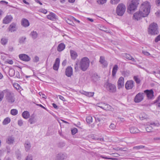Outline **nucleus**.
<instances>
[{
    "mask_svg": "<svg viewBox=\"0 0 160 160\" xmlns=\"http://www.w3.org/2000/svg\"><path fill=\"white\" fill-rule=\"evenodd\" d=\"M151 6L150 3L147 1H145L142 4L139 10L144 16V17L148 16L150 13Z\"/></svg>",
    "mask_w": 160,
    "mask_h": 160,
    "instance_id": "obj_1",
    "label": "nucleus"
},
{
    "mask_svg": "<svg viewBox=\"0 0 160 160\" xmlns=\"http://www.w3.org/2000/svg\"><path fill=\"white\" fill-rule=\"evenodd\" d=\"M89 62L90 61L88 58L86 57L83 58L79 63L80 68L82 71H85L89 67Z\"/></svg>",
    "mask_w": 160,
    "mask_h": 160,
    "instance_id": "obj_2",
    "label": "nucleus"
},
{
    "mask_svg": "<svg viewBox=\"0 0 160 160\" xmlns=\"http://www.w3.org/2000/svg\"><path fill=\"white\" fill-rule=\"evenodd\" d=\"M3 92L6 99L8 102L12 103L15 101L14 94L10 90L6 89L3 90Z\"/></svg>",
    "mask_w": 160,
    "mask_h": 160,
    "instance_id": "obj_3",
    "label": "nucleus"
},
{
    "mask_svg": "<svg viewBox=\"0 0 160 160\" xmlns=\"http://www.w3.org/2000/svg\"><path fill=\"white\" fill-rule=\"evenodd\" d=\"M148 32L149 34L152 35L158 34L159 32L157 24L154 22L151 23L148 28Z\"/></svg>",
    "mask_w": 160,
    "mask_h": 160,
    "instance_id": "obj_4",
    "label": "nucleus"
},
{
    "mask_svg": "<svg viewBox=\"0 0 160 160\" xmlns=\"http://www.w3.org/2000/svg\"><path fill=\"white\" fill-rule=\"evenodd\" d=\"M126 8V6L123 4H119L116 9V12L117 15L120 16H122L125 11Z\"/></svg>",
    "mask_w": 160,
    "mask_h": 160,
    "instance_id": "obj_5",
    "label": "nucleus"
},
{
    "mask_svg": "<svg viewBox=\"0 0 160 160\" xmlns=\"http://www.w3.org/2000/svg\"><path fill=\"white\" fill-rule=\"evenodd\" d=\"M105 87L108 91L111 93H114L116 91L115 86L110 83L107 82L105 85Z\"/></svg>",
    "mask_w": 160,
    "mask_h": 160,
    "instance_id": "obj_6",
    "label": "nucleus"
},
{
    "mask_svg": "<svg viewBox=\"0 0 160 160\" xmlns=\"http://www.w3.org/2000/svg\"><path fill=\"white\" fill-rule=\"evenodd\" d=\"M144 93L143 92H139L137 94L134 98V101L136 103H139L141 102L144 98Z\"/></svg>",
    "mask_w": 160,
    "mask_h": 160,
    "instance_id": "obj_7",
    "label": "nucleus"
},
{
    "mask_svg": "<svg viewBox=\"0 0 160 160\" xmlns=\"http://www.w3.org/2000/svg\"><path fill=\"white\" fill-rule=\"evenodd\" d=\"M134 83L132 80L128 81L125 84V88L127 90L132 89L134 86Z\"/></svg>",
    "mask_w": 160,
    "mask_h": 160,
    "instance_id": "obj_8",
    "label": "nucleus"
},
{
    "mask_svg": "<svg viewBox=\"0 0 160 160\" xmlns=\"http://www.w3.org/2000/svg\"><path fill=\"white\" fill-rule=\"evenodd\" d=\"M144 93L146 94L147 97L149 99H152L154 96V92L152 89H151L150 90H144Z\"/></svg>",
    "mask_w": 160,
    "mask_h": 160,
    "instance_id": "obj_9",
    "label": "nucleus"
},
{
    "mask_svg": "<svg viewBox=\"0 0 160 160\" xmlns=\"http://www.w3.org/2000/svg\"><path fill=\"white\" fill-rule=\"evenodd\" d=\"M19 57L21 60L26 62L29 61L31 59V58L28 56L24 54H19Z\"/></svg>",
    "mask_w": 160,
    "mask_h": 160,
    "instance_id": "obj_10",
    "label": "nucleus"
},
{
    "mask_svg": "<svg viewBox=\"0 0 160 160\" xmlns=\"http://www.w3.org/2000/svg\"><path fill=\"white\" fill-rule=\"evenodd\" d=\"M12 19L13 18L11 15H7L4 18L3 23L5 24H8L12 21Z\"/></svg>",
    "mask_w": 160,
    "mask_h": 160,
    "instance_id": "obj_11",
    "label": "nucleus"
},
{
    "mask_svg": "<svg viewBox=\"0 0 160 160\" xmlns=\"http://www.w3.org/2000/svg\"><path fill=\"white\" fill-rule=\"evenodd\" d=\"M67 158V155L65 153H59L56 155L55 159L56 160H62Z\"/></svg>",
    "mask_w": 160,
    "mask_h": 160,
    "instance_id": "obj_12",
    "label": "nucleus"
},
{
    "mask_svg": "<svg viewBox=\"0 0 160 160\" xmlns=\"http://www.w3.org/2000/svg\"><path fill=\"white\" fill-rule=\"evenodd\" d=\"M100 63L102 65L103 68L106 67L108 65L107 62L105 60V58L103 56H100L99 61Z\"/></svg>",
    "mask_w": 160,
    "mask_h": 160,
    "instance_id": "obj_13",
    "label": "nucleus"
},
{
    "mask_svg": "<svg viewBox=\"0 0 160 160\" xmlns=\"http://www.w3.org/2000/svg\"><path fill=\"white\" fill-rule=\"evenodd\" d=\"M124 85V79L122 77H121L118 81V87L119 89L123 87Z\"/></svg>",
    "mask_w": 160,
    "mask_h": 160,
    "instance_id": "obj_14",
    "label": "nucleus"
},
{
    "mask_svg": "<svg viewBox=\"0 0 160 160\" xmlns=\"http://www.w3.org/2000/svg\"><path fill=\"white\" fill-rule=\"evenodd\" d=\"M15 142V139L12 135L8 137L6 139V142L9 145L12 144Z\"/></svg>",
    "mask_w": 160,
    "mask_h": 160,
    "instance_id": "obj_15",
    "label": "nucleus"
},
{
    "mask_svg": "<svg viewBox=\"0 0 160 160\" xmlns=\"http://www.w3.org/2000/svg\"><path fill=\"white\" fill-rule=\"evenodd\" d=\"M8 29L9 31L11 32L15 31L17 29L16 24L14 22L12 23L9 25Z\"/></svg>",
    "mask_w": 160,
    "mask_h": 160,
    "instance_id": "obj_16",
    "label": "nucleus"
},
{
    "mask_svg": "<svg viewBox=\"0 0 160 160\" xmlns=\"http://www.w3.org/2000/svg\"><path fill=\"white\" fill-rule=\"evenodd\" d=\"M72 69L71 67H68L66 69L65 74L68 77H70L72 75Z\"/></svg>",
    "mask_w": 160,
    "mask_h": 160,
    "instance_id": "obj_17",
    "label": "nucleus"
},
{
    "mask_svg": "<svg viewBox=\"0 0 160 160\" xmlns=\"http://www.w3.org/2000/svg\"><path fill=\"white\" fill-rule=\"evenodd\" d=\"M142 17H144V16L140 12L139 10L138 12L135 13L133 15V18L137 20H140Z\"/></svg>",
    "mask_w": 160,
    "mask_h": 160,
    "instance_id": "obj_18",
    "label": "nucleus"
},
{
    "mask_svg": "<svg viewBox=\"0 0 160 160\" xmlns=\"http://www.w3.org/2000/svg\"><path fill=\"white\" fill-rule=\"evenodd\" d=\"M24 146L25 150L27 152L29 151L31 147V145L30 141H26L24 144Z\"/></svg>",
    "mask_w": 160,
    "mask_h": 160,
    "instance_id": "obj_19",
    "label": "nucleus"
},
{
    "mask_svg": "<svg viewBox=\"0 0 160 160\" xmlns=\"http://www.w3.org/2000/svg\"><path fill=\"white\" fill-rule=\"evenodd\" d=\"M60 63V59L57 58L53 65V69L55 70L58 71L59 68Z\"/></svg>",
    "mask_w": 160,
    "mask_h": 160,
    "instance_id": "obj_20",
    "label": "nucleus"
},
{
    "mask_svg": "<svg viewBox=\"0 0 160 160\" xmlns=\"http://www.w3.org/2000/svg\"><path fill=\"white\" fill-rule=\"evenodd\" d=\"M80 92L81 94L88 97H92L94 94L93 92H87L82 90L80 91Z\"/></svg>",
    "mask_w": 160,
    "mask_h": 160,
    "instance_id": "obj_21",
    "label": "nucleus"
},
{
    "mask_svg": "<svg viewBox=\"0 0 160 160\" xmlns=\"http://www.w3.org/2000/svg\"><path fill=\"white\" fill-rule=\"evenodd\" d=\"M138 6L137 5L130 2L128 7V9L130 11H134L137 8Z\"/></svg>",
    "mask_w": 160,
    "mask_h": 160,
    "instance_id": "obj_22",
    "label": "nucleus"
},
{
    "mask_svg": "<svg viewBox=\"0 0 160 160\" xmlns=\"http://www.w3.org/2000/svg\"><path fill=\"white\" fill-rule=\"evenodd\" d=\"M21 23V25L24 27H28L29 25L28 21L25 18H23L22 20Z\"/></svg>",
    "mask_w": 160,
    "mask_h": 160,
    "instance_id": "obj_23",
    "label": "nucleus"
},
{
    "mask_svg": "<svg viewBox=\"0 0 160 160\" xmlns=\"http://www.w3.org/2000/svg\"><path fill=\"white\" fill-rule=\"evenodd\" d=\"M47 17L48 19L52 21H54L56 19V15L52 12H51Z\"/></svg>",
    "mask_w": 160,
    "mask_h": 160,
    "instance_id": "obj_24",
    "label": "nucleus"
},
{
    "mask_svg": "<svg viewBox=\"0 0 160 160\" xmlns=\"http://www.w3.org/2000/svg\"><path fill=\"white\" fill-rule=\"evenodd\" d=\"M140 119L142 120L144 119H149L148 116L144 112H142L139 115Z\"/></svg>",
    "mask_w": 160,
    "mask_h": 160,
    "instance_id": "obj_25",
    "label": "nucleus"
},
{
    "mask_svg": "<svg viewBox=\"0 0 160 160\" xmlns=\"http://www.w3.org/2000/svg\"><path fill=\"white\" fill-rule=\"evenodd\" d=\"M38 33L37 32L34 31L31 32L30 34V36L33 40L35 39L38 38Z\"/></svg>",
    "mask_w": 160,
    "mask_h": 160,
    "instance_id": "obj_26",
    "label": "nucleus"
},
{
    "mask_svg": "<svg viewBox=\"0 0 160 160\" xmlns=\"http://www.w3.org/2000/svg\"><path fill=\"white\" fill-rule=\"evenodd\" d=\"M29 122L31 124H34L37 122V119L34 115L31 116L30 118L29 119Z\"/></svg>",
    "mask_w": 160,
    "mask_h": 160,
    "instance_id": "obj_27",
    "label": "nucleus"
},
{
    "mask_svg": "<svg viewBox=\"0 0 160 160\" xmlns=\"http://www.w3.org/2000/svg\"><path fill=\"white\" fill-rule=\"evenodd\" d=\"M118 66L117 65H115L113 68L112 72V75L113 77H114L115 76L116 74V72L118 69Z\"/></svg>",
    "mask_w": 160,
    "mask_h": 160,
    "instance_id": "obj_28",
    "label": "nucleus"
},
{
    "mask_svg": "<svg viewBox=\"0 0 160 160\" xmlns=\"http://www.w3.org/2000/svg\"><path fill=\"white\" fill-rule=\"evenodd\" d=\"M130 131L131 133H136L139 132L140 131L138 129L135 127H132L130 128Z\"/></svg>",
    "mask_w": 160,
    "mask_h": 160,
    "instance_id": "obj_29",
    "label": "nucleus"
},
{
    "mask_svg": "<svg viewBox=\"0 0 160 160\" xmlns=\"http://www.w3.org/2000/svg\"><path fill=\"white\" fill-rule=\"evenodd\" d=\"M65 46L63 43L59 44L58 46L57 50L59 52H61L65 48Z\"/></svg>",
    "mask_w": 160,
    "mask_h": 160,
    "instance_id": "obj_30",
    "label": "nucleus"
},
{
    "mask_svg": "<svg viewBox=\"0 0 160 160\" xmlns=\"http://www.w3.org/2000/svg\"><path fill=\"white\" fill-rule=\"evenodd\" d=\"M8 42V39L7 38L5 37H3L1 39L0 42L1 44L3 45H6Z\"/></svg>",
    "mask_w": 160,
    "mask_h": 160,
    "instance_id": "obj_31",
    "label": "nucleus"
},
{
    "mask_svg": "<svg viewBox=\"0 0 160 160\" xmlns=\"http://www.w3.org/2000/svg\"><path fill=\"white\" fill-rule=\"evenodd\" d=\"M30 115L29 113L27 111H25L22 114V117L25 119L28 118Z\"/></svg>",
    "mask_w": 160,
    "mask_h": 160,
    "instance_id": "obj_32",
    "label": "nucleus"
},
{
    "mask_svg": "<svg viewBox=\"0 0 160 160\" xmlns=\"http://www.w3.org/2000/svg\"><path fill=\"white\" fill-rule=\"evenodd\" d=\"M70 54L72 59L75 60L78 56L77 53L73 50L70 51Z\"/></svg>",
    "mask_w": 160,
    "mask_h": 160,
    "instance_id": "obj_33",
    "label": "nucleus"
},
{
    "mask_svg": "<svg viewBox=\"0 0 160 160\" xmlns=\"http://www.w3.org/2000/svg\"><path fill=\"white\" fill-rule=\"evenodd\" d=\"M11 121V119L10 118L7 117L2 122V124L3 125H6L9 123Z\"/></svg>",
    "mask_w": 160,
    "mask_h": 160,
    "instance_id": "obj_34",
    "label": "nucleus"
},
{
    "mask_svg": "<svg viewBox=\"0 0 160 160\" xmlns=\"http://www.w3.org/2000/svg\"><path fill=\"white\" fill-rule=\"evenodd\" d=\"M124 57L127 59L131 60L134 62H136L135 59L129 54H126Z\"/></svg>",
    "mask_w": 160,
    "mask_h": 160,
    "instance_id": "obj_35",
    "label": "nucleus"
},
{
    "mask_svg": "<svg viewBox=\"0 0 160 160\" xmlns=\"http://www.w3.org/2000/svg\"><path fill=\"white\" fill-rule=\"evenodd\" d=\"M8 72L9 76L12 77L14 75L15 71L14 69L11 68L9 69Z\"/></svg>",
    "mask_w": 160,
    "mask_h": 160,
    "instance_id": "obj_36",
    "label": "nucleus"
},
{
    "mask_svg": "<svg viewBox=\"0 0 160 160\" xmlns=\"http://www.w3.org/2000/svg\"><path fill=\"white\" fill-rule=\"evenodd\" d=\"M86 120L88 123H90L92 121V117L91 116H88L86 118Z\"/></svg>",
    "mask_w": 160,
    "mask_h": 160,
    "instance_id": "obj_37",
    "label": "nucleus"
},
{
    "mask_svg": "<svg viewBox=\"0 0 160 160\" xmlns=\"http://www.w3.org/2000/svg\"><path fill=\"white\" fill-rule=\"evenodd\" d=\"M133 79L137 83L139 84L141 80L138 76H134Z\"/></svg>",
    "mask_w": 160,
    "mask_h": 160,
    "instance_id": "obj_38",
    "label": "nucleus"
},
{
    "mask_svg": "<svg viewBox=\"0 0 160 160\" xmlns=\"http://www.w3.org/2000/svg\"><path fill=\"white\" fill-rule=\"evenodd\" d=\"M24 160H33V156L31 154H28L25 158Z\"/></svg>",
    "mask_w": 160,
    "mask_h": 160,
    "instance_id": "obj_39",
    "label": "nucleus"
},
{
    "mask_svg": "<svg viewBox=\"0 0 160 160\" xmlns=\"http://www.w3.org/2000/svg\"><path fill=\"white\" fill-rule=\"evenodd\" d=\"M145 148V146L143 145H140L139 146H136L134 147L133 148V150H138L140 149L143 148Z\"/></svg>",
    "mask_w": 160,
    "mask_h": 160,
    "instance_id": "obj_40",
    "label": "nucleus"
},
{
    "mask_svg": "<svg viewBox=\"0 0 160 160\" xmlns=\"http://www.w3.org/2000/svg\"><path fill=\"white\" fill-rule=\"evenodd\" d=\"M65 20L67 22L68 24L71 25L73 26L74 25V23L70 19L68 18L67 19H66Z\"/></svg>",
    "mask_w": 160,
    "mask_h": 160,
    "instance_id": "obj_41",
    "label": "nucleus"
},
{
    "mask_svg": "<svg viewBox=\"0 0 160 160\" xmlns=\"http://www.w3.org/2000/svg\"><path fill=\"white\" fill-rule=\"evenodd\" d=\"M146 128V130L147 132H150L152 131V128L150 125H148Z\"/></svg>",
    "mask_w": 160,
    "mask_h": 160,
    "instance_id": "obj_42",
    "label": "nucleus"
},
{
    "mask_svg": "<svg viewBox=\"0 0 160 160\" xmlns=\"http://www.w3.org/2000/svg\"><path fill=\"white\" fill-rule=\"evenodd\" d=\"M120 0H111L110 2L112 4H116L119 3Z\"/></svg>",
    "mask_w": 160,
    "mask_h": 160,
    "instance_id": "obj_43",
    "label": "nucleus"
},
{
    "mask_svg": "<svg viewBox=\"0 0 160 160\" xmlns=\"http://www.w3.org/2000/svg\"><path fill=\"white\" fill-rule=\"evenodd\" d=\"M130 2L137 5H138L139 4V0H129Z\"/></svg>",
    "mask_w": 160,
    "mask_h": 160,
    "instance_id": "obj_44",
    "label": "nucleus"
},
{
    "mask_svg": "<svg viewBox=\"0 0 160 160\" xmlns=\"http://www.w3.org/2000/svg\"><path fill=\"white\" fill-rule=\"evenodd\" d=\"M26 39L25 37H22L21 38L19 39V42L21 43H23Z\"/></svg>",
    "mask_w": 160,
    "mask_h": 160,
    "instance_id": "obj_45",
    "label": "nucleus"
},
{
    "mask_svg": "<svg viewBox=\"0 0 160 160\" xmlns=\"http://www.w3.org/2000/svg\"><path fill=\"white\" fill-rule=\"evenodd\" d=\"M98 107H100L102 109H104V110H107L106 107H110V106L108 105H104V106H98ZM107 110H108V109H107Z\"/></svg>",
    "mask_w": 160,
    "mask_h": 160,
    "instance_id": "obj_46",
    "label": "nucleus"
},
{
    "mask_svg": "<svg viewBox=\"0 0 160 160\" xmlns=\"http://www.w3.org/2000/svg\"><path fill=\"white\" fill-rule=\"evenodd\" d=\"M107 1V0H98L97 1V2L99 4H102L105 3Z\"/></svg>",
    "mask_w": 160,
    "mask_h": 160,
    "instance_id": "obj_47",
    "label": "nucleus"
},
{
    "mask_svg": "<svg viewBox=\"0 0 160 160\" xmlns=\"http://www.w3.org/2000/svg\"><path fill=\"white\" fill-rule=\"evenodd\" d=\"M78 132V129L75 128H74L71 130L72 133L73 135L75 134Z\"/></svg>",
    "mask_w": 160,
    "mask_h": 160,
    "instance_id": "obj_48",
    "label": "nucleus"
},
{
    "mask_svg": "<svg viewBox=\"0 0 160 160\" xmlns=\"http://www.w3.org/2000/svg\"><path fill=\"white\" fill-rule=\"evenodd\" d=\"M116 127V125L112 123H111L109 126L110 128L112 130L114 129Z\"/></svg>",
    "mask_w": 160,
    "mask_h": 160,
    "instance_id": "obj_49",
    "label": "nucleus"
},
{
    "mask_svg": "<svg viewBox=\"0 0 160 160\" xmlns=\"http://www.w3.org/2000/svg\"><path fill=\"white\" fill-rule=\"evenodd\" d=\"M4 96V93L3 92V90L2 91H0V102L1 101Z\"/></svg>",
    "mask_w": 160,
    "mask_h": 160,
    "instance_id": "obj_50",
    "label": "nucleus"
},
{
    "mask_svg": "<svg viewBox=\"0 0 160 160\" xmlns=\"http://www.w3.org/2000/svg\"><path fill=\"white\" fill-rule=\"evenodd\" d=\"M33 60L34 62H37L39 61V58L38 57L36 56L34 57Z\"/></svg>",
    "mask_w": 160,
    "mask_h": 160,
    "instance_id": "obj_51",
    "label": "nucleus"
},
{
    "mask_svg": "<svg viewBox=\"0 0 160 160\" xmlns=\"http://www.w3.org/2000/svg\"><path fill=\"white\" fill-rule=\"evenodd\" d=\"M142 53H143L144 55L146 56H148L151 55L150 53L149 52L145 51H142Z\"/></svg>",
    "mask_w": 160,
    "mask_h": 160,
    "instance_id": "obj_52",
    "label": "nucleus"
},
{
    "mask_svg": "<svg viewBox=\"0 0 160 160\" xmlns=\"http://www.w3.org/2000/svg\"><path fill=\"white\" fill-rule=\"evenodd\" d=\"M11 114L13 115H15L18 114V111H11Z\"/></svg>",
    "mask_w": 160,
    "mask_h": 160,
    "instance_id": "obj_53",
    "label": "nucleus"
},
{
    "mask_svg": "<svg viewBox=\"0 0 160 160\" xmlns=\"http://www.w3.org/2000/svg\"><path fill=\"white\" fill-rule=\"evenodd\" d=\"M23 124V121L21 120H19L18 121V124L19 126H22V125Z\"/></svg>",
    "mask_w": 160,
    "mask_h": 160,
    "instance_id": "obj_54",
    "label": "nucleus"
},
{
    "mask_svg": "<svg viewBox=\"0 0 160 160\" xmlns=\"http://www.w3.org/2000/svg\"><path fill=\"white\" fill-rule=\"evenodd\" d=\"M160 40V34L158 35L155 39V42H158Z\"/></svg>",
    "mask_w": 160,
    "mask_h": 160,
    "instance_id": "obj_55",
    "label": "nucleus"
},
{
    "mask_svg": "<svg viewBox=\"0 0 160 160\" xmlns=\"http://www.w3.org/2000/svg\"><path fill=\"white\" fill-rule=\"evenodd\" d=\"M39 94L40 96H42V98H46V96L42 92H39Z\"/></svg>",
    "mask_w": 160,
    "mask_h": 160,
    "instance_id": "obj_56",
    "label": "nucleus"
},
{
    "mask_svg": "<svg viewBox=\"0 0 160 160\" xmlns=\"http://www.w3.org/2000/svg\"><path fill=\"white\" fill-rule=\"evenodd\" d=\"M40 12L44 14H46L47 12V11L44 9H41L40 10Z\"/></svg>",
    "mask_w": 160,
    "mask_h": 160,
    "instance_id": "obj_57",
    "label": "nucleus"
},
{
    "mask_svg": "<svg viewBox=\"0 0 160 160\" xmlns=\"http://www.w3.org/2000/svg\"><path fill=\"white\" fill-rule=\"evenodd\" d=\"M58 97L61 100H62L63 101H66L65 98L63 96L61 95H59Z\"/></svg>",
    "mask_w": 160,
    "mask_h": 160,
    "instance_id": "obj_58",
    "label": "nucleus"
},
{
    "mask_svg": "<svg viewBox=\"0 0 160 160\" xmlns=\"http://www.w3.org/2000/svg\"><path fill=\"white\" fill-rule=\"evenodd\" d=\"M21 154L20 152H19V153L17 154V158L19 160H20L21 159Z\"/></svg>",
    "mask_w": 160,
    "mask_h": 160,
    "instance_id": "obj_59",
    "label": "nucleus"
},
{
    "mask_svg": "<svg viewBox=\"0 0 160 160\" xmlns=\"http://www.w3.org/2000/svg\"><path fill=\"white\" fill-rule=\"evenodd\" d=\"M151 125H154L155 126H159V124L158 123H155L154 122H151L150 123Z\"/></svg>",
    "mask_w": 160,
    "mask_h": 160,
    "instance_id": "obj_60",
    "label": "nucleus"
},
{
    "mask_svg": "<svg viewBox=\"0 0 160 160\" xmlns=\"http://www.w3.org/2000/svg\"><path fill=\"white\" fill-rule=\"evenodd\" d=\"M0 3L2 4H7L8 3V2L5 1H3V0H2V1H0Z\"/></svg>",
    "mask_w": 160,
    "mask_h": 160,
    "instance_id": "obj_61",
    "label": "nucleus"
},
{
    "mask_svg": "<svg viewBox=\"0 0 160 160\" xmlns=\"http://www.w3.org/2000/svg\"><path fill=\"white\" fill-rule=\"evenodd\" d=\"M156 15L158 17H160V10L157 12L155 13Z\"/></svg>",
    "mask_w": 160,
    "mask_h": 160,
    "instance_id": "obj_62",
    "label": "nucleus"
},
{
    "mask_svg": "<svg viewBox=\"0 0 160 160\" xmlns=\"http://www.w3.org/2000/svg\"><path fill=\"white\" fill-rule=\"evenodd\" d=\"M156 2L158 6H160V0H157Z\"/></svg>",
    "mask_w": 160,
    "mask_h": 160,
    "instance_id": "obj_63",
    "label": "nucleus"
},
{
    "mask_svg": "<svg viewBox=\"0 0 160 160\" xmlns=\"http://www.w3.org/2000/svg\"><path fill=\"white\" fill-rule=\"evenodd\" d=\"M8 63L10 64H12L13 63V61L11 60H8L7 61Z\"/></svg>",
    "mask_w": 160,
    "mask_h": 160,
    "instance_id": "obj_64",
    "label": "nucleus"
}]
</instances>
